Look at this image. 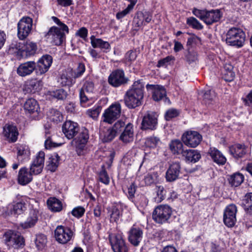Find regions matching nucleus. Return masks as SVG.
<instances>
[{
  "mask_svg": "<svg viewBox=\"0 0 252 252\" xmlns=\"http://www.w3.org/2000/svg\"><path fill=\"white\" fill-rule=\"evenodd\" d=\"M62 130L65 136L68 139H74L71 141L74 144L78 155L82 154V150L89 139L88 131L86 129L80 130L77 123L71 121H65L63 126Z\"/></svg>",
  "mask_w": 252,
  "mask_h": 252,
  "instance_id": "1",
  "label": "nucleus"
},
{
  "mask_svg": "<svg viewBox=\"0 0 252 252\" xmlns=\"http://www.w3.org/2000/svg\"><path fill=\"white\" fill-rule=\"evenodd\" d=\"M45 153L40 151L30 166V170L26 167L21 168L18 172V183L22 186L30 183L33 179V175L40 174L43 168Z\"/></svg>",
  "mask_w": 252,
  "mask_h": 252,
  "instance_id": "2",
  "label": "nucleus"
},
{
  "mask_svg": "<svg viewBox=\"0 0 252 252\" xmlns=\"http://www.w3.org/2000/svg\"><path fill=\"white\" fill-rule=\"evenodd\" d=\"M144 90V85L141 82H134L131 88L125 94L124 101L126 106L129 109H134L142 105Z\"/></svg>",
  "mask_w": 252,
  "mask_h": 252,
  "instance_id": "3",
  "label": "nucleus"
},
{
  "mask_svg": "<svg viewBox=\"0 0 252 252\" xmlns=\"http://www.w3.org/2000/svg\"><path fill=\"white\" fill-rule=\"evenodd\" d=\"M226 37L225 41L227 44L240 48L244 44L246 34L241 29L233 27L227 31Z\"/></svg>",
  "mask_w": 252,
  "mask_h": 252,
  "instance_id": "4",
  "label": "nucleus"
},
{
  "mask_svg": "<svg viewBox=\"0 0 252 252\" xmlns=\"http://www.w3.org/2000/svg\"><path fill=\"white\" fill-rule=\"evenodd\" d=\"M66 30H63L59 27L53 26L50 28L48 32L45 33V37L47 40L56 46H60L65 41Z\"/></svg>",
  "mask_w": 252,
  "mask_h": 252,
  "instance_id": "5",
  "label": "nucleus"
},
{
  "mask_svg": "<svg viewBox=\"0 0 252 252\" xmlns=\"http://www.w3.org/2000/svg\"><path fill=\"white\" fill-rule=\"evenodd\" d=\"M172 214V208L167 205L157 206L153 212V219L158 224L168 222Z\"/></svg>",
  "mask_w": 252,
  "mask_h": 252,
  "instance_id": "6",
  "label": "nucleus"
},
{
  "mask_svg": "<svg viewBox=\"0 0 252 252\" xmlns=\"http://www.w3.org/2000/svg\"><path fill=\"white\" fill-rule=\"evenodd\" d=\"M3 238L5 244L9 248L19 249L25 246V241L23 237L20 234L12 230L6 232Z\"/></svg>",
  "mask_w": 252,
  "mask_h": 252,
  "instance_id": "7",
  "label": "nucleus"
},
{
  "mask_svg": "<svg viewBox=\"0 0 252 252\" xmlns=\"http://www.w3.org/2000/svg\"><path fill=\"white\" fill-rule=\"evenodd\" d=\"M128 81V78L126 76L124 70L122 69L113 70L108 78V83L115 88L124 86Z\"/></svg>",
  "mask_w": 252,
  "mask_h": 252,
  "instance_id": "8",
  "label": "nucleus"
},
{
  "mask_svg": "<svg viewBox=\"0 0 252 252\" xmlns=\"http://www.w3.org/2000/svg\"><path fill=\"white\" fill-rule=\"evenodd\" d=\"M109 241L114 252H128V249L121 233L109 235Z\"/></svg>",
  "mask_w": 252,
  "mask_h": 252,
  "instance_id": "9",
  "label": "nucleus"
},
{
  "mask_svg": "<svg viewBox=\"0 0 252 252\" xmlns=\"http://www.w3.org/2000/svg\"><path fill=\"white\" fill-rule=\"evenodd\" d=\"M121 114V105L119 103H115L106 109L103 114V121L108 124H112L118 119Z\"/></svg>",
  "mask_w": 252,
  "mask_h": 252,
  "instance_id": "10",
  "label": "nucleus"
},
{
  "mask_svg": "<svg viewBox=\"0 0 252 252\" xmlns=\"http://www.w3.org/2000/svg\"><path fill=\"white\" fill-rule=\"evenodd\" d=\"M54 235L58 243L65 244L71 240L73 232L69 227L58 225L54 231Z\"/></svg>",
  "mask_w": 252,
  "mask_h": 252,
  "instance_id": "11",
  "label": "nucleus"
},
{
  "mask_svg": "<svg viewBox=\"0 0 252 252\" xmlns=\"http://www.w3.org/2000/svg\"><path fill=\"white\" fill-rule=\"evenodd\" d=\"M32 27V19L30 17H24L17 25L18 36L19 39H25L30 33Z\"/></svg>",
  "mask_w": 252,
  "mask_h": 252,
  "instance_id": "12",
  "label": "nucleus"
},
{
  "mask_svg": "<svg viewBox=\"0 0 252 252\" xmlns=\"http://www.w3.org/2000/svg\"><path fill=\"white\" fill-rule=\"evenodd\" d=\"M202 139L201 135L195 131H187L182 136V140L185 145L191 148L197 147Z\"/></svg>",
  "mask_w": 252,
  "mask_h": 252,
  "instance_id": "13",
  "label": "nucleus"
},
{
  "mask_svg": "<svg viewBox=\"0 0 252 252\" xmlns=\"http://www.w3.org/2000/svg\"><path fill=\"white\" fill-rule=\"evenodd\" d=\"M158 115L156 112L148 111L143 117L141 129L155 130L158 124Z\"/></svg>",
  "mask_w": 252,
  "mask_h": 252,
  "instance_id": "14",
  "label": "nucleus"
},
{
  "mask_svg": "<svg viewBox=\"0 0 252 252\" xmlns=\"http://www.w3.org/2000/svg\"><path fill=\"white\" fill-rule=\"evenodd\" d=\"M237 212L236 206L234 204L228 205L223 213V222L229 227L233 226L236 221V214Z\"/></svg>",
  "mask_w": 252,
  "mask_h": 252,
  "instance_id": "15",
  "label": "nucleus"
},
{
  "mask_svg": "<svg viewBox=\"0 0 252 252\" xmlns=\"http://www.w3.org/2000/svg\"><path fill=\"white\" fill-rule=\"evenodd\" d=\"M52 63V57L49 55L43 56L37 62L36 70L37 74L45 73Z\"/></svg>",
  "mask_w": 252,
  "mask_h": 252,
  "instance_id": "16",
  "label": "nucleus"
},
{
  "mask_svg": "<svg viewBox=\"0 0 252 252\" xmlns=\"http://www.w3.org/2000/svg\"><path fill=\"white\" fill-rule=\"evenodd\" d=\"M143 237V231L139 227L133 225L128 232V240L134 247L138 246Z\"/></svg>",
  "mask_w": 252,
  "mask_h": 252,
  "instance_id": "17",
  "label": "nucleus"
},
{
  "mask_svg": "<svg viewBox=\"0 0 252 252\" xmlns=\"http://www.w3.org/2000/svg\"><path fill=\"white\" fill-rule=\"evenodd\" d=\"M36 63L34 61H28L21 63L17 68V73L21 77L31 75L35 69Z\"/></svg>",
  "mask_w": 252,
  "mask_h": 252,
  "instance_id": "18",
  "label": "nucleus"
},
{
  "mask_svg": "<svg viewBox=\"0 0 252 252\" xmlns=\"http://www.w3.org/2000/svg\"><path fill=\"white\" fill-rule=\"evenodd\" d=\"M39 217V212L36 209H32L29 211L26 220L20 223L23 229L33 227L37 223Z\"/></svg>",
  "mask_w": 252,
  "mask_h": 252,
  "instance_id": "19",
  "label": "nucleus"
},
{
  "mask_svg": "<svg viewBox=\"0 0 252 252\" xmlns=\"http://www.w3.org/2000/svg\"><path fill=\"white\" fill-rule=\"evenodd\" d=\"M181 165L179 162L171 164L166 172V179L168 182L177 180L181 173Z\"/></svg>",
  "mask_w": 252,
  "mask_h": 252,
  "instance_id": "20",
  "label": "nucleus"
},
{
  "mask_svg": "<svg viewBox=\"0 0 252 252\" xmlns=\"http://www.w3.org/2000/svg\"><path fill=\"white\" fill-rule=\"evenodd\" d=\"M222 12L220 9L207 10L204 23L208 25H211L218 22L222 18Z\"/></svg>",
  "mask_w": 252,
  "mask_h": 252,
  "instance_id": "21",
  "label": "nucleus"
},
{
  "mask_svg": "<svg viewBox=\"0 0 252 252\" xmlns=\"http://www.w3.org/2000/svg\"><path fill=\"white\" fill-rule=\"evenodd\" d=\"M149 87L153 90L152 97L155 101H158L162 99H168L166 91L164 87L158 85H151Z\"/></svg>",
  "mask_w": 252,
  "mask_h": 252,
  "instance_id": "22",
  "label": "nucleus"
},
{
  "mask_svg": "<svg viewBox=\"0 0 252 252\" xmlns=\"http://www.w3.org/2000/svg\"><path fill=\"white\" fill-rule=\"evenodd\" d=\"M42 87V81L36 79H31L26 82L24 90L28 93L34 94L40 91Z\"/></svg>",
  "mask_w": 252,
  "mask_h": 252,
  "instance_id": "23",
  "label": "nucleus"
},
{
  "mask_svg": "<svg viewBox=\"0 0 252 252\" xmlns=\"http://www.w3.org/2000/svg\"><path fill=\"white\" fill-rule=\"evenodd\" d=\"M19 50L22 53H25L26 56L34 55L37 50V46L35 43L30 41L19 43Z\"/></svg>",
  "mask_w": 252,
  "mask_h": 252,
  "instance_id": "24",
  "label": "nucleus"
},
{
  "mask_svg": "<svg viewBox=\"0 0 252 252\" xmlns=\"http://www.w3.org/2000/svg\"><path fill=\"white\" fill-rule=\"evenodd\" d=\"M3 134L9 142H14L17 139L18 132L15 126L6 125L3 127Z\"/></svg>",
  "mask_w": 252,
  "mask_h": 252,
  "instance_id": "25",
  "label": "nucleus"
},
{
  "mask_svg": "<svg viewBox=\"0 0 252 252\" xmlns=\"http://www.w3.org/2000/svg\"><path fill=\"white\" fill-rule=\"evenodd\" d=\"M182 157L187 162L195 163L201 158L200 154L195 150L185 148L182 154Z\"/></svg>",
  "mask_w": 252,
  "mask_h": 252,
  "instance_id": "26",
  "label": "nucleus"
},
{
  "mask_svg": "<svg viewBox=\"0 0 252 252\" xmlns=\"http://www.w3.org/2000/svg\"><path fill=\"white\" fill-rule=\"evenodd\" d=\"M17 158L19 162H23L30 159L31 152L29 148L25 145H19L16 148Z\"/></svg>",
  "mask_w": 252,
  "mask_h": 252,
  "instance_id": "27",
  "label": "nucleus"
},
{
  "mask_svg": "<svg viewBox=\"0 0 252 252\" xmlns=\"http://www.w3.org/2000/svg\"><path fill=\"white\" fill-rule=\"evenodd\" d=\"M120 140L124 143H129L133 140V130L132 125L128 123L126 125L123 132L120 135Z\"/></svg>",
  "mask_w": 252,
  "mask_h": 252,
  "instance_id": "28",
  "label": "nucleus"
},
{
  "mask_svg": "<svg viewBox=\"0 0 252 252\" xmlns=\"http://www.w3.org/2000/svg\"><path fill=\"white\" fill-rule=\"evenodd\" d=\"M216 97V94L214 91L206 90L203 94L202 103L207 107H210L215 103Z\"/></svg>",
  "mask_w": 252,
  "mask_h": 252,
  "instance_id": "29",
  "label": "nucleus"
},
{
  "mask_svg": "<svg viewBox=\"0 0 252 252\" xmlns=\"http://www.w3.org/2000/svg\"><path fill=\"white\" fill-rule=\"evenodd\" d=\"M169 146L171 153L174 155H181L186 148L183 143L178 139L172 140Z\"/></svg>",
  "mask_w": 252,
  "mask_h": 252,
  "instance_id": "30",
  "label": "nucleus"
},
{
  "mask_svg": "<svg viewBox=\"0 0 252 252\" xmlns=\"http://www.w3.org/2000/svg\"><path fill=\"white\" fill-rule=\"evenodd\" d=\"M229 151L230 154L236 159L242 158L246 154L244 146L240 144L229 147Z\"/></svg>",
  "mask_w": 252,
  "mask_h": 252,
  "instance_id": "31",
  "label": "nucleus"
},
{
  "mask_svg": "<svg viewBox=\"0 0 252 252\" xmlns=\"http://www.w3.org/2000/svg\"><path fill=\"white\" fill-rule=\"evenodd\" d=\"M209 154L213 161L218 164L222 165L225 163L226 158L218 149L210 148Z\"/></svg>",
  "mask_w": 252,
  "mask_h": 252,
  "instance_id": "32",
  "label": "nucleus"
},
{
  "mask_svg": "<svg viewBox=\"0 0 252 252\" xmlns=\"http://www.w3.org/2000/svg\"><path fill=\"white\" fill-rule=\"evenodd\" d=\"M49 209L54 212H59L63 209V204L61 201L55 197H50L47 201Z\"/></svg>",
  "mask_w": 252,
  "mask_h": 252,
  "instance_id": "33",
  "label": "nucleus"
},
{
  "mask_svg": "<svg viewBox=\"0 0 252 252\" xmlns=\"http://www.w3.org/2000/svg\"><path fill=\"white\" fill-rule=\"evenodd\" d=\"M244 180V175L239 173L236 172L230 175L228 178L229 183L232 187H238Z\"/></svg>",
  "mask_w": 252,
  "mask_h": 252,
  "instance_id": "34",
  "label": "nucleus"
},
{
  "mask_svg": "<svg viewBox=\"0 0 252 252\" xmlns=\"http://www.w3.org/2000/svg\"><path fill=\"white\" fill-rule=\"evenodd\" d=\"M233 67L230 64H225L222 71V78L227 82L233 80L235 77V73L233 71Z\"/></svg>",
  "mask_w": 252,
  "mask_h": 252,
  "instance_id": "35",
  "label": "nucleus"
},
{
  "mask_svg": "<svg viewBox=\"0 0 252 252\" xmlns=\"http://www.w3.org/2000/svg\"><path fill=\"white\" fill-rule=\"evenodd\" d=\"M24 109L30 113H33L38 112L39 107L36 100L33 98H29L24 104Z\"/></svg>",
  "mask_w": 252,
  "mask_h": 252,
  "instance_id": "36",
  "label": "nucleus"
},
{
  "mask_svg": "<svg viewBox=\"0 0 252 252\" xmlns=\"http://www.w3.org/2000/svg\"><path fill=\"white\" fill-rule=\"evenodd\" d=\"M143 181L145 186L156 184L159 182V176L157 172H151L144 176Z\"/></svg>",
  "mask_w": 252,
  "mask_h": 252,
  "instance_id": "37",
  "label": "nucleus"
},
{
  "mask_svg": "<svg viewBox=\"0 0 252 252\" xmlns=\"http://www.w3.org/2000/svg\"><path fill=\"white\" fill-rule=\"evenodd\" d=\"M242 205L246 212L252 214V192L248 193L245 195Z\"/></svg>",
  "mask_w": 252,
  "mask_h": 252,
  "instance_id": "38",
  "label": "nucleus"
},
{
  "mask_svg": "<svg viewBox=\"0 0 252 252\" xmlns=\"http://www.w3.org/2000/svg\"><path fill=\"white\" fill-rule=\"evenodd\" d=\"M91 44L94 48H100L102 49H108L110 44L108 42L104 41L100 38H95L94 35L91 37Z\"/></svg>",
  "mask_w": 252,
  "mask_h": 252,
  "instance_id": "39",
  "label": "nucleus"
},
{
  "mask_svg": "<svg viewBox=\"0 0 252 252\" xmlns=\"http://www.w3.org/2000/svg\"><path fill=\"white\" fill-rule=\"evenodd\" d=\"M138 207L145 208L148 203V200L147 197L142 194H137L131 201Z\"/></svg>",
  "mask_w": 252,
  "mask_h": 252,
  "instance_id": "40",
  "label": "nucleus"
},
{
  "mask_svg": "<svg viewBox=\"0 0 252 252\" xmlns=\"http://www.w3.org/2000/svg\"><path fill=\"white\" fill-rule=\"evenodd\" d=\"M122 214V210L119 205H114L112 207L110 214V221L117 222Z\"/></svg>",
  "mask_w": 252,
  "mask_h": 252,
  "instance_id": "41",
  "label": "nucleus"
},
{
  "mask_svg": "<svg viewBox=\"0 0 252 252\" xmlns=\"http://www.w3.org/2000/svg\"><path fill=\"white\" fill-rule=\"evenodd\" d=\"M60 157L57 154L52 155L49 159L48 161L47 167L48 170L52 172H55L58 167Z\"/></svg>",
  "mask_w": 252,
  "mask_h": 252,
  "instance_id": "42",
  "label": "nucleus"
},
{
  "mask_svg": "<svg viewBox=\"0 0 252 252\" xmlns=\"http://www.w3.org/2000/svg\"><path fill=\"white\" fill-rule=\"evenodd\" d=\"M34 242L38 250H42L46 245L47 237L44 234H38L36 235Z\"/></svg>",
  "mask_w": 252,
  "mask_h": 252,
  "instance_id": "43",
  "label": "nucleus"
},
{
  "mask_svg": "<svg viewBox=\"0 0 252 252\" xmlns=\"http://www.w3.org/2000/svg\"><path fill=\"white\" fill-rule=\"evenodd\" d=\"M49 94L51 96L59 100H63L67 97V92L63 89L49 91Z\"/></svg>",
  "mask_w": 252,
  "mask_h": 252,
  "instance_id": "44",
  "label": "nucleus"
},
{
  "mask_svg": "<svg viewBox=\"0 0 252 252\" xmlns=\"http://www.w3.org/2000/svg\"><path fill=\"white\" fill-rule=\"evenodd\" d=\"M155 190L157 193L156 201L160 202L165 199L166 191L163 186L161 185L156 186Z\"/></svg>",
  "mask_w": 252,
  "mask_h": 252,
  "instance_id": "45",
  "label": "nucleus"
},
{
  "mask_svg": "<svg viewBox=\"0 0 252 252\" xmlns=\"http://www.w3.org/2000/svg\"><path fill=\"white\" fill-rule=\"evenodd\" d=\"M143 16V12L140 11L137 12L133 20V24L135 27L140 28L145 25Z\"/></svg>",
  "mask_w": 252,
  "mask_h": 252,
  "instance_id": "46",
  "label": "nucleus"
},
{
  "mask_svg": "<svg viewBox=\"0 0 252 252\" xmlns=\"http://www.w3.org/2000/svg\"><path fill=\"white\" fill-rule=\"evenodd\" d=\"M160 143V139L154 136L147 138L145 142L146 146L151 148H156Z\"/></svg>",
  "mask_w": 252,
  "mask_h": 252,
  "instance_id": "47",
  "label": "nucleus"
},
{
  "mask_svg": "<svg viewBox=\"0 0 252 252\" xmlns=\"http://www.w3.org/2000/svg\"><path fill=\"white\" fill-rule=\"evenodd\" d=\"M49 117L52 121L57 123L61 122L63 119V115L61 112L54 109L50 110Z\"/></svg>",
  "mask_w": 252,
  "mask_h": 252,
  "instance_id": "48",
  "label": "nucleus"
},
{
  "mask_svg": "<svg viewBox=\"0 0 252 252\" xmlns=\"http://www.w3.org/2000/svg\"><path fill=\"white\" fill-rule=\"evenodd\" d=\"M98 175V180L100 182L105 185L109 184L110 182L109 177L106 171L104 165L101 166V170Z\"/></svg>",
  "mask_w": 252,
  "mask_h": 252,
  "instance_id": "49",
  "label": "nucleus"
},
{
  "mask_svg": "<svg viewBox=\"0 0 252 252\" xmlns=\"http://www.w3.org/2000/svg\"><path fill=\"white\" fill-rule=\"evenodd\" d=\"M26 209V204L24 202H19L13 205L12 213L20 215Z\"/></svg>",
  "mask_w": 252,
  "mask_h": 252,
  "instance_id": "50",
  "label": "nucleus"
},
{
  "mask_svg": "<svg viewBox=\"0 0 252 252\" xmlns=\"http://www.w3.org/2000/svg\"><path fill=\"white\" fill-rule=\"evenodd\" d=\"M58 82L62 86H71L75 83V81H73L67 74H62L58 80Z\"/></svg>",
  "mask_w": 252,
  "mask_h": 252,
  "instance_id": "51",
  "label": "nucleus"
},
{
  "mask_svg": "<svg viewBox=\"0 0 252 252\" xmlns=\"http://www.w3.org/2000/svg\"><path fill=\"white\" fill-rule=\"evenodd\" d=\"M187 24L192 28L200 30L203 28L201 24L194 17H191L187 19Z\"/></svg>",
  "mask_w": 252,
  "mask_h": 252,
  "instance_id": "52",
  "label": "nucleus"
},
{
  "mask_svg": "<svg viewBox=\"0 0 252 252\" xmlns=\"http://www.w3.org/2000/svg\"><path fill=\"white\" fill-rule=\"evenodd\" d=\"M86 68L83 63H80L78 64L77 68L74 70L72 76L74 79L81 77L85 71Z\"/></svg>",
  "mask_w": 252,
  "mask_h": 252,
  "instance_id": "53",
  "label": "nucleus"
},
{
  "mask_svg": "<svg viewBox=\"0 0 252 252\" xmlns=\"http://www.w3.org/2000/svg\"><path fill=\"white\" fill-rule=\"evenodd\" d=\"M101 110V107L99 105L94 106L91 109H89L87 111V114L90 117L94 119H96L98 116Z\"/></svg>",
  "mask_w": 252,
  "mask_h": 252,
  "instance_id": "54",
  "label": "nucleus"
},
{
  "mask_svg": "<svg viewBox=\"0 0 252 252\" xmlns=\"http://www.w3.org/2000/svg\"><path fill=\"white\" fill-rule=\"evenodd\" d=\"M179 114V111L176 109L171 108L165 113L164 117L166 121H170L172 118L177 117Z\"/></svg>",
  "mask_w": 252,
  "mask_h": 252,
  "instance_id": "55",
  "label": "nucleus"
},
{
  "mask_svg": "<svg viewBox=\"0 0 252 252\" xmlns=\"http://www.w3.org/2000/svg\"><path fill=\"white\" fill-rule=\"evenodd\" d=\"M126 127L125 122L122 120L118 121L113 126L112 129L117 134L120 133L122 130H124Z\"/></svg>",
  "mask_w": 252,
  "mask_h": 252,
  "instance_id": "56",
  "label": "nucleus"
},
{
  "mask_svg": "<svg viewBox=\"0 0 252 252\" xmlns=\"http://www.w3.org/2000/svg\"><path fill=\"white\" fill-rule=\"evenodd\" d=\"M116 135L112 128H109L105 132L102 140L104 142H110L115 138Z\"/></svg>",
  "mask_w": 252,
  "mask_h": 252,
  "instance_id": "57",
  "label": "nucleus"
},
{
  "mask_svg": "<svg viewBox=\"0 0 252 252\" xmlns=\"http://www.w3.org/2000/svg\"><path fill=\"white\" fill-rule=\"evenodd\" d=\"M192 13L204 22L205 21L207 10H200L194 8L192 11Z\"/></svg>",
  "mask_w": 252,
  "mask_h": 252,
  "instance_id": "58",
  "label": "nucleus"
},
{
  "mask_svg": "<svg viewBox=\"0 0 252 252\" xmlns=\"http://www.w3.org/2000/svg\"><path fill=\"white\" fill-rule=\"evenodd\" d=\"M192 13L204 22L205 21L207 10H200L194 8L192 11Z\"/></svg>",
  "mask_w": 252,
  "mask_h": 252,
  "instance_id": "59",
  "label": "nucleus"
},
{
  "mask_svg": "<svg viewBox=\"0 0 252 252\" xmlns=\"http://www.w3.org/2000/svg\"><path fill=\"white\" fill-rule=\"evenodd\" d=\"M85 212V209L81 206H78L74 208L71 211L72 215L77 218L82 217Z\"/></svg>",
  "mask_w": 252,
  "mask_h": 252,
  "instance_id": "60",
  "label": "nucleus"
},
{
  "mask_svg": "<svg viewBox=\"0 0 252 252\" xmlns=\"http://www.w3.org/2000/svg\"><path fill=\"white\" fill-rule=\"evenodd\" d=\"M87 94H91L94 90V85L92 82L87 81L85 83L81 89Z\"/></svg>",
  "mask_w": 252,
  "mask_h": 252,
  "instance_id": "61",
  "label": "nucleus"
},
{
  "mask_svg": "<svg viewBox=\"0 0 252 252\" xmlns=\"http://www.w3.org/2000/svg\"><path fill=\"white\" fill-rule=\"evenodd\" d=\"M136 186L134 183H132L128 188V198L132 201L135 197L134 194L136 190Z\"/></svg>",
  "mask_w": 252,
  "mask_h": 252,
  "instance_id": "62",
  "label": "nucleus"
},
{
  "mask_svg": "<svg viewBox=\"0 0 252 252\" xmlns=\"http://www.w3.org/2000/svg\"><path fill=\"white\" fill-rule=\"evenodd\" d=\"M45 147L47 149H49L52 148H55L61 145V144H58L54 142L51 137L48 136L47 137L46 140L45 141Z\"/></svg>",
  "mask_w": 252,
  "mask_h": 252,
  "instance_id": "63",
  "label": "nucleus"
},
{
  "mask_svg": "<svg viewBox=\"0 0 252 252\" xmlns=\"http://www.w3.org/2000/svg\"><path fill=\"white\" fill-rule=\"evenodd\" d=\"M186 58L188 62L191 63L197 60V54L195 52L189 51L186 56Z\"/></svg>",
  "mask_w": 252,
  "mask_h": 252,
  "instance_id": "64",
  "label": "nucleus"
}]
</instances>
